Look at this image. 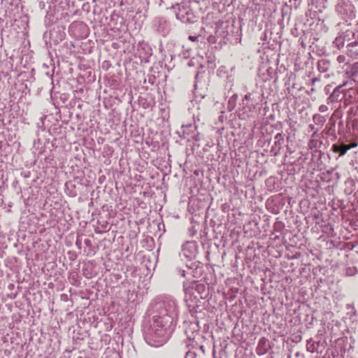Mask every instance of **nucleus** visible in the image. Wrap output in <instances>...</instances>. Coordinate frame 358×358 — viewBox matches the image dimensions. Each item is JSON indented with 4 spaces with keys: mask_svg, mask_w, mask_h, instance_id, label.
Instances as JSON below:
<instances>
[{
    "mask_svg": "<svg viewBox=\"0 0 358 358\" xmlns=\"http://www.w3.org/2000/svg\"><path fill=\"white\" fill-rule=\"evenodd\" d=\"M346 85V83H344L343 85H341L338 87H336L333 92L331 94V95L328 97L329 101H338L340 99V94H341V89Z\"/></svg>",
    "mask_w": 358,
    "mask_h": 358,
    "instance_id": "12",
    "label": "nucleus"
},
{
    "mask_svg": "<svg viewBox=\"0 0 358 358\" xmlns=\"http://www.w3.org/2000/svg\"><path fill=\"white\" fill-rule=\"evenodd\" d=\"M318 141L315 139V138H311L309 141L308 146L312 149L313 148H317Z\"/></svg>",
    "mask_w": 358,
    "mask_h": 358,
    "instance_id": "21",
    "label": "nucleus"
},
{
    "mask_svg": "<svg viewBox=\"0 0 358 358\" xmlns=\"http://www.w3.org/2000/svg\"><path fill=\"white\" fill-rule=\"evenodd\" d=\"M76 245L78 248H81V242L79 240H77L76 242Z\"/></svg>",
    "mask_w": 358,
    "mask_h": 358,
    "instance_id": "29",
    "label": "nucleus"
},
{
    "mask_svg": "<svg viewBox=\"0 0 358 358\" xmlns=\"http://www.w3.org/2000/svg\"><path fill=\"white\" fill-rule=\"evenodd\" d=\"M65 186L67 189H69V186L73 187V185L70 182H66Z\"/></svg>",
    "mask_w": 358,
    "mask_h": 358,
    "instance_id": "31",
    "label": "nucleus"
},
{
    "mask_svg": "<svg viewBox=\"0 0 358 358\" xmlns=\"http://www.w3.org/2000/svg\"><path fill=\"white\" fill-rule=\"evenodd\" d=\"M336 12L346 22L356 17V9L349 0H339L336 5Z\"/></svg>",
    "mask_w": 358,
    "mask_h": 358,
    "instance_id": "3",
    "label": "nucleus"
},
{
    "mask_svg": "<svg viewBox=\"0 0 358 358\" xmlns=\"http://www.w3.org/2000/svg\"><path fill=\"white\" fill-rule=\"evenodd\" d=\"M197 243L195 241H187L182 245L180 257L191 261L196 258L197 255Z\"/></svg>",
    "mask_w": 358,
    "mask_h": 358,
    "instance_id": "5",
    "label": "nucleus"
},
{
    "mask_svg": "<svg viewBox=\"0 0 358 358\" xmlns=\"http://www.w3.org/2000/svg\"><path fill=\"white\" fill-rule=\"evenodd\" d=\"M107 227H108V222H105L104 223H103L102 227L103 228L104 230L107 229Z\"/></svg>",
    "mask_w": 358,
    "mask_h": 358,
    "instance_id": "30",
    "label": "nucleus"
},
{
    "mask_svg": "<svg viewBox=\"0 0 358 358\" xmlns=\"http://www.w3.org/2000/svg\"><path fill=\"white\" fill-rule=\"evenodd\" d=\"M187 266V271H185V270H183V269H181V268H179L178 269V273H180V275H181L182 277H186L187 275H192V272L191 271V268L188 266Z\"/></svg>",
    "mask_w": 358,
    "mask_h": 358,
    "instance_id": "18",
    "label": "nucleus"
},
{
    "mask_svg": "<svg viewBox=\"0 0 358 358\" xmlns=\"http://www.w3.org/2000/svg\"><path fill=\"white\" fill-rule=\"evenodd\" d=\"M75 28H79V29L85 28V25L82 22H74L71 24L69 29H70V31H73V29Z\"/></svg>",
    "mask_w": 358,
    "mask_h": 358,
    "instance_id": "19",
    "label": "nucleus"
},
{
    "mask_svg": "<svg viewBox=\"0 0 358 358\" xmlns=\"http://www.w3.org/2000/svg\"><path fill=\"white\" fill-rule=\"evenodd\" d=\"M251 96V93H248L245 95L244 98L242 100V105L243 106V108H245V105L246 101H249Z\"/></svg>",
    "mask_w": 358,
    "mask_h": 358,
    "instance_id": "23",
    "label": "nucleus"
},
{
    "mask_svg": "<svg viewBox=\"0 0 358 358\" xmlns=\"http://www.w3.org/2000/svg\"><path fill=\"white\" fill-rule=\"evenodd\" d=\"M183 287L185 294L194 299H203L206 296V285L199 281L184 282Z\"/></svg>",
    "mask_w": 358,
    "mask_h": 358,
    "instance_id": "4",
    "label": "nucleus"
},
{
    "mask_svg": "<svg viewBox=\"0 0 358 358\" xmlns=\"http://www.w3.org/2000/svg\"><path fill=\"white\" fill-rule=\"evenodd\" d=\"M275 145L276 146H280L283 142H284V138H283V136L281 133H278L275 136Z\"/></svg>",
    "mask_w": 358,
    "mask_h": 358,
    "instance_id": "17",
    "label": "nucleus"
},
{
    "mask_svg": "<svg viewBox=\"0 0 358 358\" xmlns=\"http://www.w3.org/2000/svg\"><path fill=\"white\" fill-rule=\"evenodd\" d=\"M269 348L268 341L265 337L259 339L257 346L256 348V352L258 355L262 356L265 355Z\"/></svg>",
    "mask_w": 358,
    "mask_h": 358,
    "instance_id": "8",
    "label": "nucleus"
},
{
    "mask_svg": "<svg viewBox=\"0 0 358 358\" xmlns=\"http://www.w3.org/2000/svg\"><path fill=\"white\" fill-rule=\"evenodd\" d=\"M197 355L195 352L188 351L186 353L185 358H196Z\"/></svg>",
    "mask_w": 358,
    "mask_h": 358,
    "instance_id": "22",
    "label": "nucleus"
},
{
    "mask_svg": "<svg viewBox=\"0 0 358 358\" xmlns=\"http://www.w3.org/2000/svg\"><path fill=\"white\" fill-rule=\"evenodd\" d=\"M346 54L352 59H358V41H355L347 45Z\"/></svg>",
    "mask_w": 358,
    "mask_h": 358,
    "instance_id": "9",
    "label": "nucleus"
},
{
    "mask_svg": "<svg viewBox=\"0 0 358 358\" xmlns=\"http://www.w3.org/2000/svg\"><path fill=\"white\" fill-rule=\"evenodd\" d=\"M79 358H81V357H79Z\"/></svg>",
    "mask_w": 358,
    "mask_h": 358,
    "instance_id": "35",
    "label": "nucleus"
},
{
    "mask_svg": "<svg viewBox=\"0 0 358 358\" xmlns=\"http://www.w3.org/2000/svg\"><path fill=\"white\" fill-rule=\"evenodd\" d=\"M357 143H352L351 145H347V148H349V150H350L351 148L357 147Z\"/></svg>",
    "mask_w": 358,
    "mask_h": 358,
    "instance_id": "28",
    "label": "nucleus"
},
{
    "mask_svg": "<svg viewBox=\"0 0 358 358\" xmlns=\"http://www.w3.org/2000/svg\"><path fill=\"white\" fill-rule=\"evenodd\" d=\"M330 62L325 59H321L317 62V69L320 73H326L330 69Z\"/></svg>",
    "mask_w": 358,
    "mask_h": 358,
    "instance_id": "11",
    "label": "nucleus"
},
{
    "mask_svg": "<svg viewBox=\"0 0 358 358\" xmlns=\"http://www.w3.org/2000/svg\"><path fill=\"white\" fill-rule=\"evenodd\" d=\"M315 92V88L312 87V88H311V90H310V92H308V94H313V92Z\"/></svg>",
    "mask_w": 358,
    "mask_h": 358,
    "instance_id": "32",
    "label": "nucleus"
},
{
    "mask_svg": "<svg viewBox=\"0 0 358 358\" xmlns=\"http://www.w3.org/2000/svg\"><path fill=\"white\" fill-rule=\"evenodd\" d=\"M195 327L198 328V325L197 324H194V329H195Z\"/></svg>",
    "mask_w": 358,
    "mask_h": 358,
    "instance_id": "34",
    "label": "nucleus"
},
{
    "mask_svg": "<svg viewBox=\"0 0 358 358\" xmlns=\"http://www.w3.org/2000/svg\"><path fill=\"white\" fill-rule=\"evenodd\" d=\"M319 81H320V78H313L312 80H311V85H313V86L315 85V83L317 82H319Z\"/></svg>",
    "mask_w": 358,
    "mask_h": 358,
    "instance_id": "27",
    "label": "nucleus"
},
{
    "mask_svg": "<svg viewBox=\"0 0 358 358\" xmlns=\"http://www.w3.org/2000/svg\"><path fill=\"white\" fill-rule=\"evenodd\" d=\"M314 124L319 127H322L326 122L325 117L317 113L313 116Z\"/></svg>",
    "mask_w": 358,
    "mask_h": 358,
    "instance_id": "13",
    "label": "nucleus"
},
{
    "mask_svg": "<svg viewBox=\"0 0 358 358\" xmlns=\"http://www.w3.org/2000/svg\"><path fill=\"white\" fill-rule=\"evenodd\" d=\"M57 0H41L39 2V7L41 9H45L47 13V17L51 20L54 17L56 11Z\"/></svg>",
    "mask_w": 358,
    "mask_h": 358,
    "instance_id": "7",
    "label": "nucleus"
},
{
    "mask_svg": "<svg viewBox=\"0 0 358 358\" xmlns=\"http://www.w3.org/2000/svg\"><path fill=\"white\" fill-rule=\"evenodd\" d=\"M332 150L335 153H339L340 156L344 155L348 150H349V148H347V145L344 143H336L332 145Z\"/></svg>",
    "mask_w": 358,
    "mask_h": 358,
    "instance_id": "10",
    "label": "nucleus"
},
{
    "mask_svg": "<svg viewBox=\"0 0 358 358\" xmlns=\"http://www.w3.org/2000/svg\"><path fill=\"white\" fill-rule=\"evenodd\" d=\"M327 110H328V107H327V106L324 105V104H322V105L320 106V107H319V111H320V112H321V113H325V112H327Z\"/></svg>",
    "mask_w": 358,
    "mask_h": 358,
    "instance_id": "24",
    "label": "nucleus"
},
{
    "mask_svg": "<svg viewBox=\"0 0 358 358\" xmlns=\"http://www.w3.org/2000/svg\"><path fill=\"white\" fill-rule=\"evenodd\" d=\"M155 30L162 36H166L171 31L170 22L163 17H157L153 20Z\"/></svg>",
    "mask_w": 358,
    "mask_h": 358,
    "instance_id": "6",
    "label": "nucleus"
},
{
    "mask_svg": "<svg viewBox=\"0 0 358 358\" xmlns=\"http://www.w3.org/2000/svg\"><path fill=\"white\" fill-rule=\"evenodd\" d=\"M237 100H238L237 94H234L233 96H231L229 98L228 103H227V109L229 111H231L235 108V107L236 106Z\"/></svg>",
    "mask_w": 358,
    "mask_h": 358,
    "instance_id": "14",
    "label": "nucleus"
},
{
    "mask_svg": "<svg viewBox=\"0 0 358 358\" xmlns=\"http://www.w3.org/2000/svg\"><path fill=\"white\" fill-rule=\"evenodd\" d=\"M344 37L342 35H340L335 38L333 43L335 47L341 48L344 45Z\"/></svg>",
    "mask_w": 358,
    "mask_h": 358,
    "instance_id": "16",
    "label": "nucleus"
},
{
    "mask_svg": "<svg viewBox=\"0 0 358 358\" xmlns=\"http://www.w3.org/2000/svg\"><path fill=\"white\" fill-rule=\"evenodd\" d=\"M308 129L311 131H313V133L311 135V138H317L318 136L317 132H318L319 129L315 127V124H309Z\"/></svg>",
    "mask_w": 358,
    "mask_h": 358,
    "instance_id": "20",
    "label": "nucleus"
},
{
    "mask_svg": "<svg viewBox=\"0 0 358 358\" xmlns=\"http://www.w3.org/2000/svg\"><path fill=\"white\" fill-rule=\"evenodd\" d=\"M337 61L338 63H343L345 61V57L343 55H339L337 57Z\"/></svg>",
    "mask_w": 358,
    "mask_h": 358,
    "instance_id": "25",
    "label": "nucleus"
},
{
    "mask_svg": "<svg viewBox=\"0 0 358 358\" xmlns=\"http://www.w3.org/2000/svg\"><path fill=\"white\" fill-rule=\"evenodd\" d=\"M152 318L144 327L145 342L158 348L167 342L172 334L179 314L178 302L171 296L159 297L152 303Z\"/></svg>",
    "mask_w": 358,
    "mask_h": 358,
    "instance_id": "1",
    "label": "nucleus"
},
{
    "mask_svg": "<svg viewBox=\"0 0 358 358\" xmlns=\"http://www.w3.org/2000/svg\"><path fill=\"white\" fill-rule=\"evenodd\" d=\"M199 36H189V39L192 42L198 41Z\"/></svg>",
    "mask_w": 358,
    "mask_h": 358,
    "instance_id": "26",
    "label": "nucleus"
},
{
    "mask_svg": "<svg viewBox=\"0 0 358 358\" xmlns=\"http://www.w3.org/2000/svg\"><path fill=\"white\" fill-rule=\"evenodd\" d=\"M71 195L72 196H76V193H72Z\"/></svg>",
    "mask_w": 358,
    "mask_h": 358,
    "instance_id": "33",
    "label": "nucleus"
},
{
    "mask_svg": "<svg viewBox=\"0 0 358 358\" xmlns=\"http://www.w3.org/2000/svg\"><path fill=\"white\" fill-rule=\"evenodd\" d=\"M317 345H319L318 343H315L312 340H310L306 345L307 350L310 352H314L317 350Z\"/></svg>",
    "mask_w": 358,
    "mask_h": 358,
    "instance_id": "15",
    "label": "nucleus"
},
{
    "mask_svg": "<svg viewBox=\"0 0 358 358\" xmlns=\"http://www.w3.org/2000/svg\"><path fill=\"white\" fill-rule=\"evenodd\" d=\"M176 10V17L182 23H194L197 21V16L188 3L177 4L172 7Z\"/></svg>",
    "mask_w": 358,
    "mask_h": 358,
    "instance_id": "2",
    "label": "nucleus"
}]
</instances>
